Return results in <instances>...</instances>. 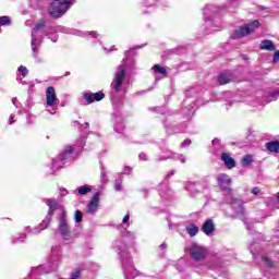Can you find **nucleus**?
<instances>
[{"instance_id": "1a4fd4ad", "label": "nucleus", "mask_w": 279, "mask_h": 279, "mask_svg": "<svg viewBox=\"0 0 279 279\" xmlns=\"http://www.w3.org/2000/svg\"><path fill=\"white\" fill-rule=\"evenodd\" d=\"M217 184L226 195H231L232 194V178L226 173H219L216 177Z\"/></svg>"}, {"instance_id": "79ce46f5", "label": "nucleus", "mask_w": 279, "mask_h": 279, "mask_svg": "<svg viewBox=\"0 0 279 279\" xmlns=\"http://www.w3.org/2000/svg\"><path fill=\"white\" fill-rule=\"evenodd\" d=\"M81 270L77 269L71 275V279H80Z\"/></svg>"}, {"instance_id": "09e8293b", "label": "nucleus", "mask_w": 279, "mask_h": 279, "mask_svg": "<svg viewBox=\"0 0 279 279\" xmlns=\"http://www.w3.org/2000/svg\"><path fill=\"white\" fill-rule=\"evenodd\" d=\"M123 173H124V175H130V173H132V168L125 167Z\"/></svg>"}, {"instance_id": "0e129e2a", "label": "nucleus", "mask_w": 279, "mask_h": 279, "mask_svg": "<svg viewBox=\"0 0 279 279\" xmlns=\"http://www.w3.org/2000/svg\"><path fill=\"white\" fill-rule=\"evenodd\" d=\"M182 263H184V258H181V259L179 260V264H180V265H182Z\"/></svg>"}, {"instance_id": "2f4dec72", "label": "nucleus", "mask_w": 279, "mask_h": 279, "mask_svg": "<svg viewBox=\"0 0 279 279\" xmlns=\"http://www.w3.org/2000/svg\"><path fill=\"white\" fill-rule=\"evenodd\" d=\"M82 219H84V216L81 210H76L74 215V221L75 223H81Z\"/></svg>"}, {"instance_id": "052dcab7", "label": "nucleus", "mask_w": 279, "mask_h": 279, "mask_svg": "<svg viewBox=\"0 0 279 279\" xmlns=\"http://www.w3.org/2000/svg\"><path fill=\"white\" fill-rule=\"evenodd\" d=\"M159 247L160 250H167V243H162Z\"/></svg>"}, {"instance_id": "9b49d317", "label": "nucleus", "mask_w": 279, "mask_h": 279, "mask_svg": "<svg viewBox=\"0 0 279 279\" xmlns=\"http://www.w3.org/2000/svg\"><path fill=\"white\" fill-rule=\"evenodd\" d=\"M190 255L193 260H204L206 257V248L197 243H192L190 246Z\"/></svg>"}, {"instance_id": "0eeeda50", "label": "nucleus", "mask_w": 279, "mask_h": 279, "mask_svg": "<svg viewBox=\"0 0 279 279\" xmlns=\"http://www.w3.org/2000/svg\"><path fill=\"white\" fill-rule=\"evenodd\" d=\"M46 24L47 22L45 20H39L32 32L31 45H32L33 58H35L36 62H40V60H38V51L40 50V43H38V39L36 38V34L37 32H40V29H43V27H45Z\"/></svg>"}, {"instance_id": "c9c22d12", "label": "nucleus", "mask_w": 279, "mask_h": 279, "mask_svg": "<svg viewBox=\"0 0 279 279\" xmlns=\"http://www.w3.org/2000/svg\"><path fill=\"white\" fill-rule=\"evenodd\" d=\"M52 256H56L58 258L60 256V246H54L51 248Z\"/></svg>"}, {"instance_id": "7ed1b4c3", "label": "nucleus", "mask_w": 279, "mask_h": 279, "mask_svg": "<svg viewBox=\"0 0 279 279\" xmlns=\"http://www.w3.org/2000/svg\"><path fill=\"white\" fill-rule=\"evenodd\" d=\"M195 97H197V89L195 87L185 92V100L182 107V114H184L185 119H193V114H195V101L191 100Z\"/></svg>"}, {"instance_id": "f03ea898", "label": "nucleus", "mask_w": 279, "mask_h": 279, "mask_svg": "<svg viewBox=\"0 0 279 279\" xmlns=\"http://www.w3.org/2000/svg\"><path fill=\"white\" fill-rule=\"evenodd\" d=\"M128 61L123 59L122 64L117 68L113 80L111 82V90L118 95H125V69H128Z\"/></svg>"}, {"instance_id": "39448f33", "label": "nucleus", "mask_w": 279, "mask_h": 279, "mask_svg": "<svg viewBox=\"0 0 279 279\" xmlns=\"http://www.w3.org/2000/svg\"><path fill=\"white\" fill-rule=\"evenodd\" d=\"M73 5V0H54L49 7V14L52 19H60Z\"/></svg>"}, {"instance_id": "b1692460", "label": "nucleus", "mask_w": 279, "mask_h": 279, "mask_svg": "<svg viewBox=\"0 0 279 279\" xmlns=\"http://www.w3.org/2000/svg\"><path fill=\"white\" fill-rule=\"evenodd\" d=\"M126 60L129 61L130 64H134V56H138V47L131 48L129 51L125 52Z\"/></svg>"}, {"instance_id": "5fc2aeb1", "label": "nucleus", "mask_w": 279, "mask_h": 279, "mask_svg": "<svg viewBox=\"0 0 279 279\" xmlns=\"http://www.w3.org/2000/svg\"><path fill=\"white\" fill-rule=\"evenodd\" d=\"M130 221V214H126L124 218L122 219V223H128Z\"/></svg>"}, {"instance_id": "cd10ccee", "label": "nucleus", "mask_w": 279, "mask_h": 279, "mask_svg": "<svg viewBox=\"0 0 279 279\" xmlns=\"http://www.w3.org/2000/svg\"><path fill=\"white\" fill-rule=\"evenodd\" d=\"M153 71L155 75H167V69L162 68L160 64H155Z\"/></svg>"}, {"instance_id": "6e6552de", "label": "nucleus", "mask_w": 279, "mask_h": 279, "mask_svg": "<svg viewBox=\"0 0 279 279\" xmlns=\"http://www.w3.org/2000/svg\"><path fill=\"white\" fill-rule=\"evenodd\" d=\"M59 232L64 241H71V227H69V220L66 219V213L63 210L59 217Z\"/></svg>"}, {"instance_id": "e433bc0d", "label": "nucleus", "mask_w": 279, "mask_h": 279, "mask_svg": "<svg viewBox=\"0 0 279 279\" xmlns=\"http://www.w3.org/2000/svg\"><path fill=\"white\" fill-rule=\"evenodd\" d=\"M193 186H195V183L191 182V181H186L184 183V189L185 191H192Z\"/></svg>"}, {"instance_id": "393cba45", "label": "nucleus", "mask_w": 279, "mask_h": 279, "mask_svg": "<svg viewBox=\"0 0 279 279\" xmlns=\"http://www.w3.org/2000/svg\"><path fill=\"white\" fill-rule=\"evenodd\" d=\"M114 132L118 134H121L123 130H125V125L123 124V119L122 118H116V123H114Z\"/></svg>"}, {"instance_id": "e2e57ef3", "label": "nucleus", "mask_w": 279, "mask_h": 279, "mask_svg": "<svg viewBox=\"0 0 279 279\" xmlns=\"http://www.w3.org/2000/svg\"><path fill=\"white\" fill-rule=\"evenodd\" d=\"M69 75H71V72H65L64 73V77H69Z\"/></svg>"}, {"instance_id": "20e7f679", "label": "nucleus", "mask_w": 279, "mask_h": 279, "mask_svg": "<svg viewBox=\"0 0 279 279\" xmlns=\"http://www.w3.org/2000/svg\"><path fill=\"white\" fill-rule=\"evenodd\" d=\"M46 204L47 206H49L48 214L41 221V223L38 226V228L31 230L32 234H40L43 230H47V228H49V226L51 225L53 213H56V208H58V202L56 199L48 198L46 199Z\"/></svg>"}, {"instance_id": "f704fd0d", "label": "nucleus", "mask_w": 279, "mask_h": 279, "mask_svg": "<svg viewBox=\"0 0 279 279\" xmlns=\"http://www.w3.org/2000/svg\"><path fill=\"white\" fill-rule=\"evenodd\" d=\"M25 234H19V236L14 238L13 243H24Z\"/></svg>"}, {"instance_id": "2eb2a0df", "label": "nucleus", "mask_w": 279, "mask_h": 279, "mask_svg": "<svg viewBox=\"0 0 279 279\" xmlns=\"http://www.w3.org/2000/svg\"><path fill=\"white\" fill-rule=\"evenodd\" d=\"M99 210V192H97L87 204V214L95 215Z\"/></svg>"}, {"instance_id": "412c9836", "label": "nucleus", "mask_w": 279, "mask_h": 279, "mask_svg": "<svg viewBox=\"0 0 279 279\" xmlns=\"http://www.w3.org/2000/svg\"><path fill=\"white\" fill-rule=\"evenodd\" d=\"M217 80L220 86H223L230 84V82H234V75L232 73H221Z\"/></svg>"}, {"instance_id": "680f3d73", "label": "nucleus", "mask_w": 279, "mask_h": 279, "mask_svg": "<svg viewBox=\"0 0 279 279\" xmlns=\"http://www.w3.org/2000/svg\"><path fill=\"white\" fill-rule=\"evenodd\" d=\"M101 180H102V182H106V173L105 172H101Z\"/></svg>"}, {"instance_id": "13d9d810", "label": "nucleus", "mask_w": 279, "mask_h": 279, "mask_svg": "<svg viewBox=\"0 0 279 279\" xmlns=\"http://www.w3.org/2000/svg\"><path fill=\"white\" fill-rule=\"evenodd\" d=\"M12 104H13V106H15V108H19V99L13 98Z\"/></svg>"}, {"instance_id": "473e14b6", "label": "nucleus", "mask_w": 279, "mask_h": 279, "mask_svg": "<svg viewBox=\"0 0 279 279\" xmlns=\"http://www.w3.org/2000/svg\"><path fill=\"white\" fill-rule=\"evenodd\" d=\"M12 21L9 16H1L0 17V27L3 25H11Z\"/></svg>"}, {"instance_id": "603ef678", "label": "nucleus", "mask_w": 279, "mask_h": 279, "mask_svg": "<svg viewBox=\"0 0 279 279\" xmlns=\"http://www.w3.org/2000/svg\"><path fill=\"white\" fill-rule=\"evenodd\" d=\"M141 160H149V156L145 153L141 154Z\"/></svg>"}, {"instance_id": "338daca9", "label": "nucleus", "mask_w": 279, "mask_h": 279, "mask_svg": "<svg viewBox=\"0 0 279 279\" xmlns=\"http://www.w3.org/2000/svg\"><path fill=\"white\" fill-rule=\"evenodd\" d=\"M246 228H247V230H252V226H247Z\"/></svg>"}, {"instance_id": "dca6fc26", "label": "nucleus", "mask_w": 279, "mask_h": 279, "mask_svg": "<svg viewBox=\"0 0 279 279\" xmlns=\"http://www.w3.org/2000/svg\"><path fill=\"white\" fill-rule=\"evenodd\" d=\"M180 156L181 154L173 153L171 150H162V154L157 156V161L162 162L169 159L179 160Z\"/></svg>"}, {"instance_id": "4c0bfd02", "label": "nucleus", "mask_w": 279, "mask_h": 279, "mask_svg": "<svg viewBox=\"0 0 279 279\" xmlns=\"http://www.w3.org/2000/svg\"><path fill=\"white\" fill-rule=\"evenodd\" d=\"M262 260L265 262V264L267 265V267H274V262H271V259H269L267 256H263Z\"/></svg>"}, {"instance_id": "ddd939ff", "label": "nucleus", "mask_w": 279, "mask_h": 279, "mask_svg": "<svg viewBox=\"0 0 279 279\" xmlns=\"http://www.w3.org/2000/svg\"><path fill=\"white\" fill-rule=\"evenodd\" d=\"M106 95L101 92H97L95 94L93 93H85L83 94V99L86 101L85 106H88L90 104H95V101H101Z\"/></svg>"}, {"instance_id": "a211bd4d", "label": "nucleus", "mask_w": 279, "mask_h": 279, "mask_svg": "<svg viewBox=\"0 0 279 279\" xmlns=\"http://www.w3.org/2000/svg\"><path fill=\"white\" fill-rule=\"evenodd\" d=\"M202 230L204 234H206V236H213V234L215 233V222L213 221V219H207L203 223Z\"/></svg>"}, {"instance_id": "a878e982", "label": "nucleus", "mask_w": 279, "mask_h": 279, "mask_svg": "<svg viewBox=\"0 0 279 279\" xmlns=\"http://www.w3.org/2000/svg\"><path fill=\"white\" fill-rule=\"evenodd\" d=\"M252 162H254V156L245 155L241 160V166L244 168L252 167Z\"/></svg>"}, {"instance_id": "ea45409f", "label": "nucleus", "mask_w": 279, "mask_h": 279, "mask_svg": "<svg viewBox=\"0 0 279 279\" xmlns=\"http://www.w3.org/2000/svg\"><path fill=\"white\" fill-rule=\"evenodd\" d=\"M122 186H121V180H116L114 181V190L116 191H122Z\"/></svg>"}, {"instance_id": "58836bf2", "label": "nucleus", "mask_w": 279, "mask_h": 279, "mask_svg": "<svg viewBox=\"0 0 279 279\" xmlns=\"http://www.w3.org/2000/svg\"><path fill=\"white\" fill-rule=\"evenodd\" d=\"M250 252L253 255V258H256V243L250 245Z\"/></svg>"}, {"instance_id": "37998d69", "label": "nucleus", "mask_w": 279, "mask_h": 279, "mask_svg": "<svg viewBox=\"0 0 279 279\" xmlns=\"http://www.w3.org/2000/svg\"><path fill=\"white\" fill-rule=\"evenodd\" d=\"M272 62H274V64H277V62H279V50L275 51Z\"/></svg>"}, {"instance_id": "bf43d9fd", "label": "nucleus", "mask_w": 279, "mask_h": 279, "mask_svg": "<svg viewBox=\"0 0 279 279\" xmlns=\"http://www.w3.org/2000/svg\"><path fill=\"white\" fill-rule=\"evenodd\" d=\"M51 40H52V43H58V35H53Z\"/></svg>"}, {"instance_id": "a19ab883", "label": "nucleus", "mask_w": 279, "mask_h": 279, "mask_svg": "<svg viewBox=\"0 0 279 279\" xmlns=\"http://www.w3.org/2000/svg\"><path fill=\"white\" fill-rule=\"evenodd\" d=\"M208 12H210V7H205L204 8V21H208Z\"/></svg>"}, {"instance_id": "c85d7f7f", "label": "nucleus", "mask_w": 279, "mask_h": 279, "mask_svg": "<svg viewBox=\"0 0 279 279\" xmlns=\"http://www.w3.org/2000/svg\"><path fill=\"white\" fill-rule=\"evenodd\" d=\"M90 191H93V189H90V186L83 185V186L78 187V195H87V193H90Z\"/></svg>"}, {"instance_id": "7c9ffc66", "label": "nucleus", "mask_w": 279, "mask_h": 279, "mask_svg": "<svg viewBox=\"0 0 279 279\" xmlns=\"http://www.w3.org/2000/svg\"><path fill=\"white\" fill-rule=\"evenodd\" d=\"M150 110L157 114H165L167 112V107H153Z\"/></svg>"}, {"instance_id": "f3484780", "label": "nucleus", "mask_w": 279, "mask_h": 279, "mask_svg": "<svg viewBox=\"0 0 279 279\" xmlns=\"http://www.w3.org/2000/svg\"><path fill=\"white\" fill-rule=\"evenodd\" d=\"M279 99V90H272L265 93L263 97L262 106H266V104H271V101H276Z\"/></svg>"}, {"instance_id": "4d7b16f0", "label": "nucleus", "mask_w": 279, "mask_h": 279, "mask_svg": "<svg viewBox=\"0 0 279 279\" xmlns=\"http://www.w3.org/2000/svg\"><path fill=\"white\" fill-rule=\"evenodd\" d=\"M86 34H87V36H92V38H97V32H89Z\"/></svg>"}, {"instance_id": "6e6d98bb", "label": "nucleus", "mask_w": 279, "mask_h": 279, "mask_svg": "<svg viewBox=\"0 0 279 279\" xmlns=\"http://www.w3.org/2000/svg\"><path fill=\"white\" fill-rule=\"evenodd\" d=\"M14 118H15V116L12 113L9 118V125H12V123H14V121H15Z\"/></svg>"}, {"instance_id": "bb28decb", "label": "nucleus", "mask_w": 279, "mask_h": 279, "mask_svg": "<svg viewBox=\"0 0 279 279\" xmlns=\"http://www.w3.org/2000/svg\"><path fill=\"white\" fill-rule=\"evenodd\" d=\"M185 230L190 236H197V232H199V227H197L196 225H190L185 228Z\"/></svg>"}, {"instance_id": "c03bdc74", "label": "nucleus", "mask_w": 279, "mask_h": 279, "mask_svg": "<svg viewBox=\"0 0 279 279\" xmlns=\"http://www.w3.org/2000/svg\"><path fill=\"white\" fill-rule=\"evenodd\" d=\"M213 145H214L215 149H217V147L221 146V141L219 138H215V140H213Z\"/></svg>"}, {"instance_id": "9d476101", "label": "nucleus", "mask_w": 279, "mask_h": 279, "mask_svg": "<svg viewBox=\"0 0 279 279\" xmlns=\"http://www.w3.org/2000/svg\"><path fill=\"white\" fill-rule=\"evenodd\" d=\"M122 268L126 279H134L138 276V270H136L134 265H132V259H130L128 253H125L124 257H122Z\"/></svg>"}, {"instance_id": "49530a36", "label": "nucleus", "mask_w": 279, "mask_h": 279, "mask_svg": "<svg viewBox=\"0 0 279 279\" xmlns=\"http://www.w3.org/2000/svg\"><path fill=\"white\" fill-rule=\"evenodd\" d=\"M177 160H179L180 162H182V165H184V163L186 162V156H184L183 154H181V155L179 156V159H177Z\"/></svg>"}, {"instance_id": "4be33fe9", "label": "nucleus", "mask_w": 279, "mask_h": 279, "mask_svg": "<svg viewBox=\"0 0 279 279\" xmlns=\"http://www.w3.org/2000/svg\"><path fill=\"white\" fill-rule=\"evenodd\" d=\"M259 49L262 51H276V45L269 39H264L259 45Z\"/></svg>"}, {"instance_id": "aec40b11", "label": "nucleus", "mask_w": 279, "mask_h": 279, "mask_svg": "<svg viewBox=\"0 0 279 279\" xmlns=\"http://www.w3.org/2000/svg\"><path fill=\"white\" fill-rule=\"evenodd\" d=\"M158 193L162 199H169L173 195V191L167 186V184H160L158 187Z\"/></svg>"}, {"instance_id": "774afa93", "label": "nucleus", "mask_w": 279, "mask_h": 279, "mask_svg": "<svg viewBox=\"0 0 279 279\" xmlns=\"http://www.w3.org/2000/svg\"><path fill=\"white\" fill-rule=\"evenodd\" d=\"M266 8L265 7H259V10H265Z\"/></svg>"}, {"instance_id": "5701e85b", "label": "nucleus", "mask_w": 279, "mask_h": 279, "mask_svg": "<svg viewBox=\"0 0 279 279\" xmlns=\"http://www.w3.org/2000/svg\"><path fill=\"white\" fill-rule=\"evenodd\" d=\"M266 149L272 154H279V142L271 141L266 143Z\"/></svg>"}, {"instance_id": "8fccbe9b", "label": "nucleus", "mask_w": 279, "mask_h": 279, "mask_svg": "<svg viewBox=\"0 0 279 279\" xmlns=\"http://www.w3.org/2000/svg\"><path fill=\"white\" fill-rule=\"evenodd\" d=\"M258 193H260V189L259 187H253L252 189V194L253 195H258Z\"/></svg>"}, {"instance_id": "6ab92c4d", "label": "nucleus", "mask_w": 279, "mask_h": 279, "mask_svg": "<svg viewBox=\"0 0 279 279\" xmlns=\"http://www.w3.org/2000/svg\"><path fill=\"white\" fill-rule=\"evenodd\" d=\"M221 160L225 162V167H227V169H234L236 167V161H234V158H232L228 153H222Z\"/></svg>"}, {"instance_id": "de8ad7c7", "label": "nucleus", "mask_w": 279, "mask_h": 279, "mask_svg": "<svg viewBox=\"0 0 279 279\" xmlns=\"http://www.w3.org/2000/svg\"><path fill=\"white\" fill-rule=\"evenodd\" d=\"M189 145H191V140H184V141L181 143V147H189Z\"/></svg>"}, {"instance_id": "3c124183", "label": "nucleus", "mask_w": 279, "mask_h": 279, "mask_svg": "<svg viewBox=\"0 0 279 279\" xmlns=\"http://www.w3.org/2000/svg\"><path fill=\"white\" fill-rule=\"evenodd\" d=\"M60 194L62 197H65V195H69V191H66V189H61Z\"/></svg>"}, {"instance_id": "864d4df0", "label": "nucleus", "mask_w": 279, "mask_h": 279, "mask_svg": "<svg viewBox=\"0 0 279 279\" xmlns=\"http://www.w3.org/2000/svg\"><path fill=\"white\" fill-rule=\"evenodd\" d=\"M142 193L144 195V198L147 199V195H149V190L144 189V190H142Z\"/></svg>"}, {"instance_id": "4468645a", "label": "nucleus", "mask_w": 279, "mask_h": 279, "mask_svg": "<svg viewBox=\"0 0 279 279\" xmlns=\"http://www.w3.org/2000/svg\"><path fill=\"white\" fill-rule=\"evenodd\" d=\"M227 204H230L235 215H244L245 208L243 207V201L239 198H231L230 201H227Z\"/></svg>"}, {"instance_id": "423d86ee", "label": "nucleus", "mask_w": 279, "mask_h": 279, "mask_svg": "<svg viewBox=\"0 0 279 279\" xmlns=\"http://www.w3.org/2000/svg\"><path fill=\"white\" fill-rule=\"evenodd\" d=\"M258 27H260V22L258 20H254L251 23L236 28L232 33L231 38H233V40H236L239 38H244V36H250V34H254V32H256Z\"/></svg>"}, {"instance_id": "f257e3e1", "label": "nucleus", "mask_w": 279, "mask_h": 279, "mask_svg": "<svg viewBox=\"0 0 279 279\" xmlns=\"http://www.w3.org/2000/svg\"><path fill=\"white\" fill-rule=\"evenodd\" d=\"M84 145H86V136H81L74 148L73 146H65L63 153L59 156V160L52 161V169H62L66 162H71V155L73 154V149L80 151V149L84 148Z\"/></svg>"}, {"instance_id": "a18cd8bd", "label": "nucleus", "mask_w": 279, "mask_h": 279, "mask_svg": "<svg viewBox=\"0 0 279 279\" xmlns=\"http://www.w3.org/2000/svg\"><path fill=\"white\" fill-rule=\"evenodd\" d=\"M175 175V170H170L166 175L165 180H169L170 178H173Z\"/></svg>"}, {"instance_id": "72a5a7b5", "label": "nucleus", "mask_w": 279, "mask_h": 279, "mask_svg": "<svg viewBox=\"0 0 279 279\" xmlns=\"http://www.w3.org/2000/svg\"><path fill=\"white\" fill-rule=\"evenodd\" d=\"M19 72L21 73V75H22L23 77H26L27 73H29V70H27V68H25L24 65H21V66L19 68Z\"/></svg>"}, {"instance_id": "c756f323", "label": "nucleus", "mask_w": 279, "mask_h": 279, "mask_svg": "<svg viewBox=\"0 0 279 279\" xmlns=\"http://www.w3.org/2000/svg\"><path fill=\"white\" fill-rule=\"evenodd\" d=\"M225 8L230 10V8H239V0H229L226 2Z\"/></svg>"}, {"instance_id": "f8f14e48", "label": "nucleus", "mask_w": 279, "mask_h": 279, "mask_svg": "<svg viewBox=\"0 0 279 279\" xmlns=\"http://www.w3.org/2000/svg\"><path fill=\"white\" fill-rule=\"evenodd\" d=\"M46 104L50 108L58 106V96L56 95V88H53V86H49L46 89Z\"/></svg>"}, {"instance_id": "69168bd1", "label": "nucleus", "mask_w": 279, "mask_h": 279, "mask_svg": "<svg viewBox=\"0 0 279 279\" xmlns=\"http://www.w3.org/2000/svg\"><path fill=\"white\" fill-rule=\"evenodd\" d=\"M85 128H86V130H88V128H90V124L85 123Z\"/></svg>"}]
</instances>
